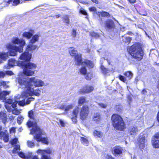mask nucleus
Returning a JSON list of instances; mask_svg holds the SVG:
<instances>
[{
	"instance_id": "obj_1",
	"label": "nucleus",
	"mask_w": 159,
	"mask_h": 159,
	"mask_svg": "<svg viewBox=\"0 0 159 159\" xmlns=\"http://www.w3.org/2000/svg\"><path fill=\"white\" fill-rule=\"evenodd\" d=\"M18 82L20 84L19 87L24 89L22 93V96L24 97L33 95L39 96L40 95V90L38 89L34 90L31 86L34 85L35 87H41L45 85V84L43 81L35 77L28 78L26 80L19 78Z\"/></svg>"
},
{
	"instance_id": "obj_2",
	"label": "nucleus",
	"mask_w": 159,
	"mask_h": 159,
	"mask_svg": "<svg viewBox=\"0 0 159 159\" xmlns=\"http://www.w3.org/2000/svg\"><path fill=\"white\" fill-rule=\"evenodd\" d=\"M28 127L30 128L33 127L32 129L30 130V134L34 135V139L38 142L41 141L43 143L48 144V139L47 138L42 137V135L43 134L44 132L37 125L35 122L33 123L30 120L27 123Z\"/></svg>"
},
{
	"instance_id": "obj_3",
	"label": "nucleus",
	"mask_w": 159,
	"mask_h": 159,
	"mask_svg": "<svg viewBox=\"0 0 159 159\" xmlns=\"http://www.w3.org/2000/svg\"><path fill=\"white\" fill-rule=\"evenodd\" d=\"M12 42L14 44H19L20 46L17 47L10 43L7 44L6 45L7 48L10 49L8 52L9 55L14 56L16 55L17 52H21L23 51V47L25 43L24 40L15 38L13 39Z\"/></svg>"
},
{
	"instance_id": "obj_4",
	"label": "nucleus",
	"mask_w": 159,
	"mask_h": 159,
	"mask_svg": "<svg viewBox=\"0 0 159 159\" xmlns=\"http://www.w3.org/2000/svg\"><path fill=\"white\" fill-rule=\"evenodd\" d=\"M128 51L133 57L139 60L143 58V52L141 48L138 44H134L128 49Z\"/></svg>"
},
{
	"instance_id": "obj_5",
	"label": "nucleus",
	"mask_w": 159,
	"mask_h": 159,
	"mask_svg": "<svg viewBox=\"0 0 159 159\" xmlns=\"http://www.w3.org/2000/svg\"><path fill=\"white\" fill-rule=\"evenodd\" d=\"M19 64L24 67L23 69L24 74L28 76L33 75L34 74V71L36 68L37 66L36 64L32 62H28L25 63L22 61H20L18 63V65Z\"/></svg>"
},
{
	"instance_id": "obj_6",
	"label": "nucleus",
	"mask_w": 159,
	"mask_h": 159,
	"mask_svg": "<svg viewBox=\"0 0 159 159\" xmlns=\"http://www.w3.org/2000/svg\"><path fill=\"white\" fill-rule=\"evenodd\" d=\"M112 124L117 130H123L125 128V125L122 118L119 115L113 114L111 117Z\"/></svg>"
},
{
	"instance_id": "obj_7",
	"label": "nucleus",
	"mask_w": 159,
	"mask_h": 159,
	"mask_svg": "<svg viewBox=\"0 0 159 159\" xmlns=\"http://www.w3.org/2000/svg\"><path fill=\"white\" fill-rule=\"evenodd\" d=\"M69 52L71 56H75V60L76 61L75 65H80L82 60L81 55L78 54L77 50L73 48L69 49Z\"/></svg>"
},
{
	"instance_id": "obj_8",
	"label": "nucleus",
	"mask_w": 159,
	"mask_h": 159,
	"mask_svg": "<svg viewBox=\"0 0 159 159\" xmlns=\"http://www.w3.org/2000/svg\"><path fill=\"white\" fill-rule=\"evenodd\" d=\"M81 65L82 66V67L80 69V74L84 75H86L87 73L86 66H88L89 68H92L93 66V63L88 60H86L84 62L82 60V62L80 65Z\"/></svg>"
},
{
	"instance_id": "obj_9",
	"label": "nucleus",
	"mask_w": 159,
	"mask_h": 159,
	"mask_svg": "<svg viewBox=\"0 0 159 159\" xmlns=\"http://www.w3.org/2000/svg\"><path fill=\"white\" fill-rule=\"evenodd\" d=\"M89 113V109L88 106L84 105L80 109V119L82 120L86 119Z\"/></svg>"
},
{
	"instance_id": "obj_10",
	"label": "nucleus",
	"mask_w": 159,
	"mask_h": 159,
	"mask_svg": "<svg viewBox=\"0 0 159 159\" xmlns=\"http://www.w3.org/2000/svg\"><path fill=\"white\" fill-rule=\"evenodd\" d=\"M104 26L107 30L112 31L116 28L114 21L111 19H107L104 22Z\"/></svg>"
},
{
	"instance_id": "obj_11",
	"label": "nucleus",
	"mask_w": 159,
	"mask_h": 159,
	"mask_svg": "<svg viewBox=\"0 0 159 159\" xmlns=\"http://www.w3.org/2000/svg\"><path fill=\"white\" fill-rule=\"evenodd\" d=\"M32 95L28 96L26 97H24L22 96V93H21V96L23 98V99L20 102H19V105L21 106H24L25 105L29 104L31 101H34V98L29 97H31Z\"/></svg>"
},
{
	"instance_id": "obj_12",
	"label": "nucleus",
	"mask_w": 159,
	"mask_h": 159,
	"mask_svg": "<svg viewBox=\"0 0 159 159\" xmlns=\"http://www.w3.org/2000/svg\"><path fill=\"white\" fill-rule=\"evenodd\" d=\"M51 152L52 151L50 149L46 150H38L37 151L38 153H40L42 155L41 159H51L47 154L51 153Z\"/></svg>"
},
{
	"instance_id": "obj_13",
	"label": "nucleus",
	"mask_w": 159,
	"mask_h": 159,
	"mask_svg": "<svg viewBox=\"0 0 159 159\" xmlns=\"http://www.w3.org/2000/svg\"><path fill=\"white\" fill-rule=\"evenodd\" d=\"M123 150V148L122 147L117 146L113 148L112 152L116 156L118 157L121 155Z\"/></svg>"
},
{
	"instance_id": "obj_14",
	"label": "nucleus",
	"mask_w": 159,
	"mask_h": 159,
	"mask_svg": "<svg viewBox=\"0 0 159 159\" xmlns=\"http://www.w3.org/2000/svg\"><path fill=\"white\" fill-rule=\"evenodd\" d=\"M32 57V54L29 53L27 51L25 52L22 54L19 57V58L23 60L29 61Z\"/></svg>"
},
{
	"instance_id": "obj_15",
	"label": "nucleus",
	"mask_w": 159,
	"mask_h": 159,
	"mask_svg": "<svg viewBox=\"0 0 159 159\" xmlns=\"http://www.w3.org/2000/svg\"><path fill=\"white\" fill-rule=\"evenodd\" d=\"M93 89L94 88L93 86L87 85L83 87L82 89H80L79 92L80 93H89L92 92Z\"/></svg>"
},
{
	"instance_id": "obj_16",
	"label": "nucleus",
	"mask_w": 159,
	"mask_h": 159,
	"mask_svg": "<svg viewBox=\"0 0 159 159\" xmlns=\"http://www.w3.org/2000/svg\"><path fill=\"white\" fill-rule=\"evenodd\" d=\"M2 129V126L0 125V138L3 139L5 142H7L9 140L8 134L7 131L5 132H1Z\"/></svg>"
},
{
	"instance_id": "obj_17",
	"label": "nucleus",
	"mask_w": 159,
	"mask_h": 159,
	"mask_svg": "<svg viewBox=\"0 0 159 159\" xmlns=\"http://www.w3.org/2000/svg\"><path fill=\"white\" fill-rule=\"evenodd\" d=\"M146 142L145 137L143 135H140L138 139V144L140 149L143 148L145 146V143Z\"/></svg>"
},
{
	"instance_id": "obj_18",
	"label": "nucleus",
	"mask_w": 159,
	"mask_h": 159,
	"mask_svg": "<svg viewBox=\"0 0 159 159\" xmlns=\"http://www.w3.org/2000/svg\"><path fill=\"white\" fill-rule=\"evenodd\" d=\"M152 143L153 146L155 148H159V133L155 134Z\"/></svg>"
},
{
	"instance_id": "obj_19",
	"label": "nucleus",
	"mask_w": 159,
	"mask_h": 159,
	"mask_svg": "<svg viewBox=\"0 0 159 159\" xmlns=\"http://www.w3.org/2000/svg\"><path fill=\"white\" fill-rule=\"evenodd\" d=\"M21 98L23 99V98L21 96V95H20L19 94H17L14 100V101L11 105L12 107L13 108H15L16 107V105L18 103V104L19 105V102L22 100H20V99Z\"/></svg>"
},
{
	"instance_id": "obj_20",
	"label": "nucleus",
	"mask_w": 159,
	"mask_h": 159,
	"mask_svg": "<svg viewBox=\"0 0 159 159\" xmlns=\"http://www.w3.org/2000/svg\"><path fill=\"white\" fill-rule=\"evenodd\" d=\"M16 64H17L14 59H9L8 61V64L5 65L4 68L7 69H9L11 67L15 66Z\"/></svg>"
},
{
	"instance_id": "obj_21",
	"label": "nucleus",
	"mask_w": 159,
	"mask_h": 159,
	"mask_svg": "<svg viewBox=\"0 0 159 159\" xmlns=\"http://www.w3.org/2000/svg\"><path fill=\"white\" fill-rule=\"evenodd\" d=\"M78 112V108H75L73 111L71 120L74 123H76L77 122V116Z\"/></svg>"
},
{
	"instance_id": "obj_22",
	"label": "nucleus",
	"mask_w": 159,
	"mask_h": 159,
	"mask_svg": "<svg viewBox=\"0 0 159 159\" xmlns=\"http://www.w3.org/2000/svg\"><path fill=\"white\" fill-rule=\"evenodd\" d=\"M0 119L1 120L4 124H5L7 121V115L4 111H1L0 113Z\"/></svg>"
},
{
	"instance_id": "obj_23",
	"label": "nucleus",
	"mask_w": 159,
	"mask_h": 159,
	"mask_svg": "<svg viewBox=\"0 0 159 159\" xmlns=\"http://www.w3.org/2000/svg\"><path fill=\"white\" fill-rule=\"evenodd\" d=\"M37 47V46L35 45L34 44V43H29L27 46L26 51H30L32 52L35 50Z\"/></svg>"
},
{
	"instance_id": "obj_24",
	"label": "nucleus",
	"mask_w": 159,
	"mask_h": 159,
	"mask_svg": "<svg viewBox=\"0 0 159 159\" xmlns=\"http://www.w3.org/2000/svg\"><path fill=\"white\" fill-rule=\"evenodd\" d=\"M28 116L31 119H32L33 120V121H32L30 120H28V121H29L30 120H30L31 121L33 122L34 123L35 122L36 123V124H37L36 122L35 121V120L34 115V111H33L30 110V111H29L28 112ZM28 123V122L27 123V125ZM36 124L37 125V124Z\"/></svg>"
},
{
	"instance_id": "obj_25",
	"label": "nucleus",
	"mask_w": 159,
	"mask_h": 159,
	"mask_svg": "<svg viewBox=\"0 0 159 159\" xmlns=\"http://www.w3.org/2000/svg\"><path fill=\"white\" fill-rule=\"evenodd\" d=\"M129 132L131 135L134 134L138 132L137 128L136 127H131L129 128Z\"/></svg>"
},
{
	"instance_id": "obj_26",
	"label": "nucleus",
	"mask_w": 159,
	"mask_h": 159,
	"mask_svg": "<svg viewBox=\"0 0 159 159\" xmlns=\"http://www.w3.org/2000/svg\"><path fill=\"white\" fill-rule=\"evenodd\" d=\"M101 120L100 115L99 113H97L94 114L93 117V120L96 122H99Z\"/></svg>"
},
{
	"instance_id": "obj_27",
	"label": "nucleus",
	"mask_w": 159,
	"mask_h": 159,
	"mask_svg": "<svg viewBox=\"0 0 159 159\" xmlns=\"http://www.w3.org/2000/svg\"><path fill=\"white\" fill-rule=\"evenodd\" d=\"M8 55V52L7 53L4 52H0V58L3 60L5 61L7 59Z\"/></svg>"
},
{
	"instance_id": "obj_28",
	"label": "nucleus",
	"mask_w": 159,
	"mask_h": 159,
	"mask_svg": "<svg viewBox=\"0 0 159 159\" xmlns=\"http://www.w3.org/2000/svg\"><path fill=\"white\" fill-rule=\"evenodd\" d=\"M97 15L99 16H101L102 17H107L110 16V14L108 13L103 11H102L101 12H98V13H97Z\"/></svg>"
},
{
	"instance_id": "obj_29",
	"label": "nucleus",
	"mask_w": 159,
	"mask_h": 159,
	"mask_svg": "<svg viewBox=\"0 0 159 159\" xmlns=\"http://www.w3.org/2000/svg\"><path fill=\"white\" fill-rule=\"evenodd\" d=\"M39 37V36L38 35H35L33 36L29 43H34L38 41Z\"/></svg>"
},
{
	"instance_id": "obj_30",
	"label": "nucleus",
	"mask_w": 159,
	"mask_h": 159,
	"mask_svg": "<svg viewBox=\"0 0 159 159\" xmlns=\"http://www.w3.org/2000/svg\"><path fill=\"white\" fill-rule=\"evenodd\" d=\"M124 75L129 79H131L133 76V74L130 71H128L124 73Z\"/></svg>"
},
{
	"instance_id": "obj_31",
	"label": "nucleus",
	"mask_w": 159,
	"mask_h": 159,
	"mask_svg": "<svg viewBox=\"0 0 159 159\" xmlns=\"http://www.w3.org/2000/svg\"><path fill=\"white\" fill-rule=\"evenodd\" d=\"M122 39L123 42L126 43H129L131 40V39L130 37L125 36H122Z\"/></svg>"
},
{
	"instance_id": "obj_32",
	"label": "nucleus",
	"mask_w": 159,
	"mask_h": 159,
	"mask_svg": "<svg viewBox=\"0 0 159 159\" xmlns=\"http://www.w3.org/2000/svg\"><path fill=\"white\" fill-rule=\"evenodd\" d=\"M80 140L82 143L88 146L89 144V142L88 140L85 138L81 137L80 138Z\"/></svg>"
},
{
	"instance_id": "obj_33",
	"label": "nucleus",
	"mask_w": 159,
	"mask_h": 159,
	"mask_svg": "<svg viewBox=\"0 0 159 159\" xmlns=\"http://www.w3.org/2000/svg\"><path fill=\"white\" fill-rule=\"evenodd\" d=\"M85 98L84 97H81L79 98L78 101L79 105H81L84 103H86Z\"/></svg>"
},
{
	"instance_id": "obj_34",
	"label": "nucleus",
	"mask_w": 159,
	"mask_h": 159,
	"mask_svg": "<svg viewBox=\"0 0 159 159\" xmlns=\"http://www.w3.org/2000/svg\"><path fill=\"white\" fill-rule=\"evenodd\" d=\"M93 135L97 137L101 138L103 136L102 133L98 131L95 130L93 132Z\"/></svg>"
},
{
	"instance_id": "obj_35",
	"label": "nucleus",
	"mask_w": 159,
	"mask_h": 159,
	"mask_svg": "<svg viewBox=\"0 0 159 159\" xmlns=\"http://www.w3.org/2000/svg\"><path fill=\"white\" fill-rule=\"evenodd\" d=\"M10 93V91H3L1 93L0 96L2 97V98L5 99V96L9 95Z\"/></svg>"
},
{
	"instance_id": "obj_36",
	"label": "nucleus",
	"mask_w": 159,
	"mask_h": 159,
	"mask_svg": "<svg viewBox=\"0 0 159 159\" xmlns=\"http://www.w3.org/2000/svg\"><path fill=\"white\" fill-rule=\"evenodd\" d=\"M24 37L29 39L32 36V34L30 32H25L23 34Z\"/></svg>"
},
{
	"instance_id": "obj_37",
	"label": "nucleus",
	"mask_w": 159,
	"mask_h": 159,
	"mask_svg": "<svg viewBox=\"0 0 159 159\" xmlns=\"http://www.w3.org/2000/svg\"><path fill=\"white\" fill-rule=\"evenodd\" d=\"M101 69L102 72L104 75H106L108 73L109 70L107 68H106L103 66H101Z\"/></svg>"
},
{
	"instance_id": "obj_38",
	"label": "nucleus",
	"mask_w": 159,
	"mask_h": 159,
	"mask_svg": "<svg viewBox=\"0 0 159 159\" xmlns=\"http://www.w3.org/2000/svg\"><path fill=\"white\" fill-rule=\"evenodd\" d=\"M27 144L28 147L32 148L34 147L35 144L34 142L28 140L27 142Z\"/></svg>"
},
{
	"instance_id": "obj_39",
	"label": "nucleus",
	"mask_w": 159,
	"mask_h": 159,
	"mask_svg": "<svg viewBox=\"0 0 159 159\" xmlns=\"http://www.w3.org/2000/svg\"><path fill=\"white\" fill-rule=\"evenodd\" d=\"M9 82V81H2L0 83V85H2L4 88L7 89L9 87V86L7 84V83H8Z\"/></svg>"
},
{
	"instance_id": "obj_40",
	"label": "nucleus",
	"mask_w": 159,
	"mask_h": 159,
	"mask_svg": "<svg viewBox=\"0 0 159 159\" xmlns=\"http://www.w3.org/2000/svg\"><path fill=\"white\" fill-rule=\"evenodd\" d=\"M24 119L23 116L21 115L19 116L17 118V123L19 124H20L21 123V121H22Z\"/></svg>"
},
{
	"instance_id": "obj_41",
	"label": "nucleus",
	"mask_w": 159,
	"mask_h": 159,
	"mask_svg": "<svg viewBox=\"0 0 159 159\" xmlns=\"http://www.w3.org/2000/svg\"><path fill=\"white\" fill-rule=\"evenodd\" d=\"M119 78L120 80L124 82L127 83V82L126 78L122 75H120L119 76Z\"/></svg>"
},
{
	"instance_id": "obj_42",
	"label": "nucleus",
	"mask_w": 159,
	"mask_h": 159,
	"mask_svg": "<svg viewBox=\"0 0 159 159\" xmlns=\"http://www.w3.org/2000/svg\"><path fill=\"white\" fill-rule=\"evenodd\" d=\"M11 106H12L11 105V106L7 104H5V108L9 112H11L12 111V109L11 108Z\"/></svg>"
},
{
	"instance_id": "obj_43",
	"label": "nucleus",
	"mask_w": 159,
	"mask_h": 159,
	"mask_svg": "<svg viewBox=\"0 0 159 159\" xmlns=\"http://www.w3.org/2000/svg\"><path fill=\"white\" fill-rule=\"evenodd\" d=\"M85 79L87 80H90L92 77V74L90 73H89L86 74Z\"/></svg>"
},
{
	"instance_id": "obj_44",
	"label": "nucleus",
	"mask_w": 159,
	"mask_h": 159,
	"mask_svg": "<svg viewBox=\"0 0 159 159\" xmlns=\"http://www.w3.org/2000/svg\"><path fill=\"white\" fill-rule=\"evenodd\" d=\"M90 35L92 37L95 38H98L100 36V35L94 32H91L90 33Z\"/></svg>"
},
{
	"instance_id": "obj_45",
	"label": "nucleus",
	"mask_w": 159,
	"mask_h": 159,
	"mask_svg": "<svg viewBox=\"0 0 159 159\" xmlns=\"http://www.w3.org/2000/svg\"><path fill=\"white\" fill-rule=\"evenodd\" d=\"M74 105L73 104L68 105L65 107V111H68L72 109Z\"/></svg>"
},
{
	"instance_id": "obj_46",
	"label": "nucleus",
	"mask_w": 159,
	"mask_h": 159,
	"mask_svg": "<svg viewBox=\"0 0 159 159\" xmlns=\"http://www.w3.org/2000/svg\"><path fill=\"white\" fill-rule=\"evenodd\" d=\"M5 100L6 102V104H7L9 105H11L12 103L13 104V101H14V100H13L11 99H6L5 98Z\"/></svg>"
},
{
	"instance_id": "obj_47",
	"label": "nucleus",
	"mask_w": 159,
	"mask_h": 159,
	"mask_svg": "<svg viewBox=\"0 0 159 159\" xmlns=\"http://www.w3.org/2000/svg\"><path fill=\"white\" fill-rule=\"evenodd\" d=\"M64 21L66 23L68 24L70 21L68 17L67 16H64L63 17Z\"/></svg>"
},
{
	"instance_id": "obj_48",
	"label": "nucleus",
	"mask_w": 159,
	"mask_h": 159,
	"mask_svg": "<svg viewBox=\"0 0 159 159\" xmlns=\"http://www.w3.org/2000/svg\"><path fill=\"white\" fill-rule=\"evenodd\" d=\"M115 109L117 111H120L122 110V107L120 105H116V106Z\"/></svg>"
},
{
	"instance_id": "obj_49",
	"label": "nucleus",
	"mask_w": 159,
	"mask_h": 159,
	"mask_svg": "<svg viewBox=\"0 0 159 159\" xmlns=\"http://www.w3.org/2000/svg\"><path fill=\"white\" fill-rule=\"evenodd\" d=\"M59 121L60 123V124L61 126L62 127H64L65 125V124L66 123V122L64 121V120H62L61 119H59Z\"/></svg>"
},
{
	"instance_id": "obj_50",
	"label": "nucleus",
	"mask_w": 159,
	"mask_h": 159,
	"mask_svg": "<svg viewBox=\"0 0 159 159\" xmlns=\"http://www.w3.org/2000/svg\"><path fill=\"white\" fill-rule=\"evenodd\" d=\"M72 36L73 38H75L76 36V31L74 29H73L72 32Z\"/></svg>"
},
{
	"instance_id": "obj_51",
	"label": "nucleus",
	"mask_w": 159,
	"mask_h": 159,
	"mask_svg": "<svg viewBox=\"0 0 159 159\" xmlns=\"http://www.w3.org/2000/svg\"><path fill=\"white\" fill-rule=\"evenodd\" d=\"M11 111L12 112L13 114L16 115H18L20 113L19 111L18 110L16 109L13 110L12 109V111Z\"/></svg>"
},
{
	"instance_id": "obj_52",
	"label": "nucleus",
	"mask_w": 159,
	"mask_h": 159,
	"mask_svg": "<svg viewBox=\"0 0 159 159\" xmlns=\"http://www.w3.org/2000/svg\"><path fill=\"white\" fill-rule=\"evenodd\" d=\"M20 0H14L13 2V5L16 6L19 4Z\"/></svg>"
},
{
	"instance_id": "obj_53",
	"label": "nucleus",
	"mask_w": 159,
	"mask_h": 159,
	"mask_svg": "<svg viewBox=\"0 0 159 159\" xmlns=\"http://www.w3.org/2000/svg\"><path fill=\"white\" fill-rule=\"evenodd\" d=\"M6 74L10 76L14 75L13 73L11 71L8 70L5 71Z\"/></svg>"
},
{
	"instance_id": "obj_54",
	"label": "nucleus",
	"mask_w": 159,
	"mask_h": 159,
	"mask_svg": "<svg viewBox=\"0 0 159 159\" xmlns=\"http://www.w3.org/2000/svg\"><path fill=\"white\" fill-rule=\"evenodd\" d=\"M89 10L90 11L95 12L97 14L98 13L97 12V10L96 8L94 7H91L89 8Z\"/></svg>"
},
{
	"instance_id": "obj_55",
	"label": "nucleus",
	"mask_w": 159,
	"mask_h": 159,
	"mask_svg": "<svg viewBox=\"0 0 159 159\" xmlns=\"http://www.w3.org/2000/svg\"><path fill=\"white\" fill-rule=\"evenodd\" d=\"M141 93L142 94L144 95L145 97L148 95L147 91L145 89L143 90Z\"/></svg>"
},
{
	"instance_id": "obj_56",
	"label": "nucleus",
	"mask_w": 159,
	"mask_h": 159,
	"mask_svg": "<svg viewBox=\"0 0 159 159\" xmlns=\"http://www.w3.org/2000/svg\"><path fill=\"white\" fill-rule=\"evenodd\" d=\"M104 156L106 157V159H115V158L111 156L108 155L107 154H105Z\"/></svg>"
},
{
	"instance_id": "obj_57",
	"label": "nucleus",
	"mask_w": 159,
	"mask_h": 159,
	"mask_svg": "<svg viewBox=\"0 0 159 159\" xmlns=\"http://www.w3.org/2000/svg\"><path fill=\"white\" fill-rule=\"evenodd\" d=\"M19 156L23 158H25V154L22 152H20L19 153Z\"/></svg>"
},
{
	"instance_id": "obj_58",
	"label": "nucleus",
	"mask_w": 159,
	"mask_h": 159,
	"mask_svg": "<svg viewBox=\"0 0 159 159\" xmlns=\"http://www.w3.org/2000/svg\"><path fill=\"white\" fill-rule=\"evenodd\" d=\"M80 13L85 15H87V12L83 9L80 10Z\"/></svg>"
},
{
	"instance_id": "obj_59",
	"label": "nucleus",
	"mask_w": 159,
	"mask_h": 159,
	"mask_svg": "<svg viewBox=\"0 0 159 159\" xmlns=\"http://www.w3.org/2000/svg\"><path fill=\"white\" fill-rule=\"evenodd\" d=\"M18 139L17 138H16L14 139L11 142V144H16L18 142Z\"/></svg>"
},
{
	"instance_id": "obj_60",
	"label": "nucleus",
	"mask_w": 159,
	"mask_h": 159,
	"mask_svg": "<svg viewBox=\"0 0 159 159\" xmlns=\"http://www.w3.org/2000/svg\"><path fill=\"white\" fill-rule=\"evenodd\" d=\"M98 105L101 107L103 108H105L107 107V105L105 104H104L102 103H98Z\"/></svg>"
},
{
	"instance_id": "obj_61",
	"label": "nucleus",
	"mask_w": 159,
	"mask_h": 159,
	"mask_svg": "<svg viewBox=\"0 0 159 159\" xmlns=\"http://www.w3.org/2000/svg\"><path fill=\"white\" fill-rule=\"evenodd\" d=\"M65 107L66 105H62L59 106L58 108L61 110H64L65 109Z\"/></svg>"
},
{
	"instance_id": "obj_62",
	"label": "nucleus",
	"mask_w": 159,
	"mask_h": 159,
	"mask_svg": "<svg viewBox=\"0 0 159 159\" xmlns=\"http://www.w3.org/2000/svg\"><path fill=\"white\" fill-rule=\"evenodd\" d=\"M10 132L11 133H14L15 131V128H11L10 130Z\"/></svg>"
},
{
	"instance_id": "obj_63",
	"label": "nucleus",
	"mask_w": 159,
	"mask_h": 159,
	"mask_svg": "<svg viewBox=\"0 0 159 159\" xmlns=\"http://www.w3.org/2000/svg\"><path fill=\"white\" fill-rule=\"evenodd\" d=\"M15 148H16L18 151H19L20 149V146L19 145L17 144L16 145Z\"/></svg>"
},
{
	"instance_id": "obj_64",
	"label": "nucleus",
	"mask_w": 159,
	"mask_h": 159,
	"mask_svg": "<svg viewBox=\"0 0 159 159\" xmlns=\"http://www.w3.org/2000/svg\"><path fill=\"white\" fill-rule=\"evenodd\" d=\"M128 100L129 102V103H130V102L132 101V98L130 96H128Z\"/></svg>"
}]
</instances>
